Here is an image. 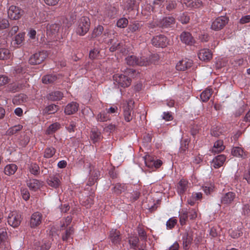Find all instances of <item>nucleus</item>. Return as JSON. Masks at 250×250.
Wrapping results in <instances>:
<instances>
[{"label":"nucleus","mask_w":250,"mask_h":250,"mask_svg":"<svg viewBox=\"0 0 250 250\" xmlns=\"http://www.w3.org/2000/svg\"><path fill=\"white\" fill-rule=\"evenodd\" d=\"M226 161V157L224 155H219L215 157L212 161V165L217 168L222 166Z\"/></svg>","instance_id":"nucleus-16"},{"label":"nucleus","mask_w":250,"mask_h":250,"mask_svg":"<svg viewBox=\"0 0 250 250\" xmlns=\"http://www.w3.org/2000/svg\"><path fill=\"white\" fill-rule=\"evenodd\" d=\"M82 204L86 208H88L93 204V196L92 195L85 197L82 200Z\"/></svg>","instance_id":"nucleus-37"},{"label":"nucleus","mask_w":250,"mask_h":250,"mask_svg":"<svg viewBox=\"0 0 250 250\" xmlns=\"http://www.w3.org/2000/svg\"><path fill=\"white\" fill-rule=\"evenodd\" d=\"M102 138L101 132L97 128H93L90 135L91 141L95 143L101 140Z\"/></svg>","instance_id":"nucleus-15"},{"label":"nucleus","mask_w":250,"mask_h":250,"mask_svg":"<svg viewBox=\"0 0 250 250\" xmlns=\"http://www.w3.org/2000/svg\"><path fill=\"white\" fill-rule=\"evenodd\" d=\"M27 185L31 190L35 191L40 188L42 183L37 179H31L27 182Z\"/></svg>","instance_id":"nucleus-21"},{"label":"nucleus","mask_w":250,"mask_h":250,"mask_svg":"<svg viewBox=\"0 0 250 250\" xmlns=\"http://www.w3.org/2000/svg\"><path fill=\"white\" fill-rule=\"evenodd\" d=\"M104 30V28L102 25H98L93 30L92 34V38H96L100 36Z\"/></svg>","instance_id":"nucleus-40"},{"label":"nucleus","mask_w":250,"mask_h":250,"mask_svg":"<svg viewBox=\"0 0 250 250\" xmlns=\"http://www.w3.org/2000/svg\"><path fill=\"white\" fill-rule=\"evenodd\" d=\"M60 127V125L59 123H55L51 124L49 126L46 130V133L47 134H51L55 132Z\"/></svg>","instance_id":"nucleus-36"},{"label":"nucleus","mask_w":250,"mask_h":250,"mask_svg":"<svg viewBox=\"0 0 250 250\" xmlns=\"http://www.w3.org/2000/svg\"><path fill=\"white\" fill-rule=\"evenodd\" d=\"M181 41L186 44L191 45L194 43V39L191 35L186 32H183L180 35Z\"/></svg>","instance_id":"nucleus-19"},{"label":"nucleus","mask_w":250,"mask_h":250,"mask_svg":"<svg viewBox=\"0 0 250 250\" xmlns=\"http://www.w3.org/2000/svg\"><path fill=\"white\" fill-rule=\"evenodd\" d=\"M90 25L89 19L87 17H82L78 21L76 32L80 36L84 35L89 30Z\"/></svg>","instance_id":"nucleus-1"},{"label":"nucleus","mask_w":250,"mask_h":250,"mask_svg":"<svg viewBox=\"0 0 250 250\" xmlns=\"http://www.w3.org/2000/svg\"><path fill=\"white\" fill-rule=\"evenodd\" d=\"M250 22V15H247L242 17L240 20V23L244 24Z\"/></svg>","instance_id":"nucleus-62"},{"label":"nucleus","mask_w":250,"mask_h":250,"mask_svg":"<svg viewBox=\"0 0 250 250\" xmlns=\"http://www.w3.org/2000/svg\"><path fill=\"white\" fill-rule=\"evenodd\" d=\"M229 19L226 16H221L216 18L212 23L211 28L214 30L222 29L228 22Z\"/></svg>","instance_id":"nucleus-5"},{"label":"nucleus","mask_w":250,"mask_h":250,"mask_svg":"<svg viewBox=\"0 0 250 250\" xmlns=\"http://www.w3.org/2000/svg\"><path fill=\"white\" fill-rule=\"evenodd\" d=\"M9 22L6 19H0V29H5L9 26Z\"/></svg>","instance_id":"nucleus-53"},{"label":"nucleus","mask_w":250,"mask_h":250,"mask_svg":"<svg viewBox=\"0 0 250 250\" xmlns=\"http://www.w3.org/2000/svg\"><path fill=\"white\" fill-rule=\"evenodd\" d=\"M62 97V94L60 91H54L50 93L47 98L51 101L60 100Z\"/></svg>","instance_id":"nucleus-33"},{"label":"nucleus","mask_w":250,"mask_h":250,"mask_svg":"<svg viewBox=\"0 0 250 250\" xmlns=\"http://www.w3.org/2000/svg\"><path fill=\"white\" fill-rule=\"evenodd\" d=\"M157 59V56L155 55L150 56L149 58H146L145 57H141L140 59H139V62H146V60L150 61L151 62L149 63L150 64L151 63H153L154 62V61L155 59Z\"/></svg>","instance_id":"nucleus-51"},{"label":"nucleus","mask_w":250,"mask_h":250,"mask_svg":"<svg viewBox=\"0 0 250 250\" xmlns=\"http://www.w3.org/2000/svg\"><path fill=\"white\" fill-rule=\"evenodd\" d=\"M235 197V194L232 192L225 193L221 197V203L225 205L230 204Z\"/></svg>","instance_id":"nucleus-17"},{"label":"nucleus","mask_w":250,"mask_h":250,"mask_svg":"<svg viewBox=\"0 0 250 250\" xmlns=\"http://www.w3.org/2000/svg\"><path fill=\"white\" fill-rule=\"evenodd\" d=\"M58 110L57 106L55 104H50L46 106L42 111L43 114H50L55 113Z\"/></svg>","instance_id":"nucleus-32"},{"label":"nucleus","mask_w":250,"mask_h":250,"mask_svg":"<svg viewBox=\"0 0 250 250\" xmlns=\"http://www.w3.org/2000/svg\"><path fill=\"white\" fill-rule=\"evenodd\" d=\"M57 78V76L55 74L46 75L42 77V81L43 83L48 84L54 82Z\"/></svg>","instance_id":"nucleus-31"},{"label":"nucleus","mask_w":250,"mask_h":250,"mask_svg":"<svg viewBox=\"0 0 250 250\" xmlns=\"http://www.w3.org/2000/svg\"><path fill=\"white\" fill-rule=\"evenodd\" d=\"M45 51H40L34 54L29 59V62L32 64H37L42 63L47 57Z\"/></svg>","instance_id":"nucleus-6"},{"label":"nucleus","mask_w":250,"mask_h":250,"mask_svg":"<svg viewBox=\"0 0 250 250\" xmlns=\"http://www.w3.org/2000/svg\"><path fill=\"white\" fill-rule=\"evenodd\" d=\"M55 152L56 149L54 147H47L45 149L44 157L46 158H50L55 154Z\"/></svg>","instance_id":"nucleus-39"},{"label":"nucleus","mask_w":250,"mask_h":250,"mask_svg":"<svg viewBox=\"0 0 250 250\" xmlns=\"http://www.w3.org/2000/svg\"><path fill=\"white\" fill-rule=\"evenodd\" d=\"M27 35L30 39H35L36 36V31L34 29H30Z\"/></svg>","instance_id":"nucleus-64"},{"label":"nucleus","mask_w":250,"mask_h":250,"mask_svg":"<svg viewBox=\"0 0 250 250\" xmlns=\"http://www.w3.org/2000/svg\"><path fill=\"white\" fill-rule=\"evenodd\" d=\"M179 217L181 224L182 225H184L188 217V212L183 210L179 214Z\"/></svg>","instance_id":"nucleus-42"},{"label":"nucleus","mask_w":250,"mask_h":250,"mask_svg":"<svg viewBox=\"0 0 250 250\" xmlns=\"http://www.w3.org/2000/svg\"><path fill=\"white\" fill-rule=\"evenodd\" d=\"M114 84L118 85V87H126L129 86L131 83V80L130 77L126 76L125 74H115L113 77Z\"/></svg>","instance_id":"nucleus-2"},{"label":"nucleus","mask_w":250,"mask_h":250,"mask_svg":"<svg viewBox=\"0 0 250 250\" xmlns=\"http://www.w3.org/2000/svg\"><path fill=\"white\" fill-rule=\"evenodd\" d=\"M42 214L36 212L33 213L31 216L29 224L31 228H36L41 224L42 221Z\"/></svg>","instance_id":"nucleus-10"},{"label":"nucleus","mask_w":250,"mask_h":250,"mask_svg":"<svg viewBox=\"0 0 250 250\" xmlns=\"http://www.w3.org/2000/svg\"><path fill=\"white\" fill-rule=\"evenodd\" d=\"M79 104L75 102H71L68 104L64 109V112L66 114L71 115L75 113L78 110Z\"/></svg>","instance_id":"nucleus-18"},{"label":"nucleus","mask_w":250,"mask_h":250,"mask_svg":"<svg viewBox=\"0 0 250 250\" xmlns=\"http://www.w3.org/2000/svg\"><path fill=\"white\" fill-rule=\"evenodd\" d=\"M108 119V116L104 112L100 113L97 116V120L100 122H105Z\"/></svg>","instance_id":"nucleus-46"},{"label":"nucleus","mask_w":250,"mask_h":250,"mask_svg":"<svg viewBox=\"0 0 250 250\" xmlns=\"http://www.w3.org/2000/svg\"><path fill=\"white\" fill-rule=\"evenodd\" d=\"M183 245L185 249H187L192 241V234L191 231L185 233L182 238Z\"/></svg>","instance_id":"nucleus-23"},{"label":"nucleus","mask_w":250,"mask_h":250,"mask_svg":"<svg viewBox=\"0 0 250 250\" xmlns=\"http://www.w3.org/2000/svg\"><path fill=\"white\" fill-rule=\"evenodd\" d=\"M7 238V232L5 228H2L0 229V245H1V247H3V242L5 241V240Z\"/></svg>","instance_id":"nucleus-43"},{"label":"nucleus","mask_w":250,"mask_h":250,"mask_svg":"<svg viewBox=\"0 0 250 250\" xmlns=\"http://www.w3.org/2000/svg\"><path fill=\"white\" fill-rule=\"evenodd\" d=\"M39 169V167L36 164H33L31 165L29 167V170L30 172L34 175L37 174L38 173V171Z\"/></svg>","instance_id":"nucleus-52"},{"label":"nucleus","mask_w":250,"mask_h":250,"mask_svg":"<svg viewBox=\"0 0 250 250\" xmlns=\"http://www.w3.org/2000/svg\"><path fill=\"white\" fill-rule=\"evenodd\" d=\"M140 28V24L138 22H133L129 24L128 27V32L133 33L138 31Z\"/></svg>","instance_id":"nucleus-41"},{"label":"nucleus","mask_w":250,"mask_h":250,"mask_svg":"<svg viewBox=\"0 0 250 250\" xmlns=\"http://www.w3.org/2000/svg\"><path fill=\"white\" fill-rule=\"evenodd\" d=\"M9 18L13 20H17L21 18L23 14V11L19 7L11 5L7 11Z\"/></svg>","instance_id":"nucleus-4"},{"label":"nucleus","mask_w":250,"mask_h":250,"mask_svg":"<svg viewBox=\"0 0 250 250\" xmlns=\"http://www.w3.org/2000/svg\"><path fill=\"white\" fill-rule=\"evenodd\" d=\"M189 20V17L185 14H183L179 17V21H181L182 23H187L188 22Z\"/></svg>","instance_id":"nucleus-59"},{"label":"nucleus","mask_w":250,"mask_h":250,"mask_svg":"<svg viewBox=\"0 0 250 250\" xmlns=\"http://www.w3.org/2000/svg\"><path fill=\"white\" fill-rule=\"evenodd\" d=\"M25 33H20L17 34L13 40L12 44L16 48H18L21 46L24 40Z\"/></svg>","instance_id":"nucleus-20"},{"label":"nucleus","mask_w":250,"mask_h":250,"mask_svg":"<svg viewBox=\"0 0 250 250\" xmlns=\"http://www.w3.org/2000/svg\"><path fill=\"white\" fill-rule=\"evenodd\" d=\"M125 60L126 63L130 65H138L140 66H146L149 65V63L151 62L150 60H146L145 62H139V58H137L136 56L134 55H131L126 57Z\"/></svg>","instance_id":"nucleus-9"},{"label":"nucleus","mask_w":250,"mask_h":250,"mask_svg":"<svg viewBox=\"0 0 250 250\" xmlns=\"http://www.w3.org/2000/svg\"><path fill=\"white\" fill-rule=\"evenodd\" d=\"M192 64V61L189 59H185L179 61L176 65L178 70L184 71L189 68Z\"/></svg>","instance_id":"nucleus-11"},{"label":"nucleus","mask_w":250,"mask_h":250,"mask_svg":"<svg viewBox=\"0 0 250 250\" xmlns=\"http://www.w3.org/2000/svg\"><path fill=\"white\" fill-rule=\"evenodd\" d=\"M28 97L24 94H21L15 96L13 99V103L15 104L19 105L27 102Z\"/></svg>","instance_id":"nucleus-22"},{"label":"nucleus","mask_w":250,"mask_h":250,"mask_svg":"<svg viewBox=\"0 0 250 250\" xmlns=\"http://www.w3.org/2000/svg\"><path fill=\"white\" fill-rule=\"evenodd\" d=\"M110 43L112 45L110 47L109 50L111 52H113L115 51L116 49L120 48V43H116L114 42V39H111L110 41Z\"/></svg>","instance_id":"nucleus-50"},{"label":"nucleus","mask_w":250,"mask_h":250,"mask_svg":"<svg viewBox=\"0 0 250 250\" xmlns=\"http://www.w3.org/2000/svg\"><path fill=\"white\" fill-rule=\"evenodd\" d=\"M129 104V103L128 104L127 106L125 107L124 111L125 120L127 122L130 121L132 119L133 117L132 107Z\"/></svg>","instance_id":"nucleus-26"},{"label":"nucleus","mask_w":250,"mask_h":250,"mask_svg":"<svg viewBox=\"0 0 250 250\" xmlns=\"http://www.w3.org/2000/svg\"><path fill=\"white\" fill-rule=\"evenodd\" d=\"M151 42L153 45L162 48L167 46L168 44L167 38L162 35L154 37Z\"/></svg>","instance_id":"nucleus-8"},{"label":"nucleus","mask_w":250,"mask_h":250,"mask_svg":"<svg viewBox=\"0 0 250 250\" xmlns=\"http://www.w3.org/2000/svg\"><path fill=\"white\" fill-rule=\"evenodd\" d=\"M17 170V166L14 164H11L6 165L4 167V173L7 175L14 174Z\"/></svg>","instance_id":"nucleus-29"},{"label":"nucleus","mask_w":250,"mask_h":250,"mask_svg":"<svg viewBox=\"0 0 250 250\" xmlns=\"http://www.w3.org/2000/svg\"><path fill=\"white\" fill-rule=\"evenodd\" d=\"M59 28L60 27L58 25L54 24L50 25L49 30L52 34H55L59 31Z\"/></svg>","instance_id":"nucleus-60"},{"label":"nucleus","mask_w":250,"mask_h":250,"mask_svg":"<svg viewBox=\"0 0 250 250\" xmlns=\"http://www.w3.org/2000/svg\"><path fill=\"white\" fill-rule=\"evenodd\" d=\"M139 239L137 236L131 237L129 239V243L130 247L133 249H135L137 246Z\"/></svg>","instance_id":"nucleus-45"},{"label":"nucleus","mask_w":250,"mask_h":250,"mask_svg":"<svg viewBox=\"0 0 250 250\" xmlns=\"http://www.w3.org/2000/svg\"><path fill=\"white\" fill-rule=\"evenodd\" d=\"M177 223V220L174 218H170L167 222V228L171 229L173 228Z\"/></svg>","instance_id":"nucleus-48"},{"label":"nucleus","mask_w":250,"mask_h":250,"mask_svg":"<svg viewBox=\"0 0 250 250\" xmlns=\"http://www.w3.org/2000/svg\"><path fill=\"white\" fill-rule=\"evenodd\" d=\"M176 3L175 0H171L169 1L168 3L166 6V8L168 11H171L176 7Z\"/></svg>","instance_id":"nucleus-58"},{"label":"nucleus","mask_w":250,"mask_h":250,"mask_svg":"<svg viewBox=\"0 0 250 250\" xmlns=\"http://www.w3.org/2000/svg\"><path fill=\"white\" fill-rule=\"evenodd\" d=\"M110 237L111 242L114 244L119 243L121 241L120 233L116 229H112L110 231Z\"/></svg>","instance_id":"nucleus-25"},{"label":"nucleus","mask_w":250,"mask_h":250,"mask_svg":"<svg viewBox=\"0 0 250 250\" xmlns=\"http://www.w3.org/2000/svg\"><path fill=\"white\" fill-rule=\"evenodd\" d=\"M22 128V126L21 125H15L12 127H11L8 131L9 133L13 134L17 132L18 131L21 130Z\"/></svg>","instance_id":"nucleus-47"},{"label":"nucleus","mask_w":250,"mask_h":250,"mask_svg":"<svg viewBox=\"0 0 250 250\" xmlns=\"http://www.w3.org/2000/svg\"><path fill=\"white\" fill-rule=\"evenodd\" d=\"M128 24V20L125 18L120 19L117 22V26L120 28H125Z\"/></svg>","instance_id":"nucleus-44"},{"label":"nucleus","mask_w":250,"mask_h":250,"mask_svg":"<svg viewBox=\"0 0 250 250\" xmlns=\"http://www.w3.org/2000/svg\"><path fill=\"white\" fill-rule=\"evenodd\" d=\"M199 59L203 61H209L212 57L210 50L208 49H203L200 50L198 54Z\"/></svg>","instance_id":"nucleus-12"},{"label":"nucleus","mask_w":250,"mask_h":250,"mask_svg":"<svg viewBox=\"0 0 250 250\" xmlns=\"http://www.w3.org/2000/svg\"><path fill=\"white\" fill-rule=\"evenodd\" d=\"M11 53L10 51L6 48H0V60H6L9 59L11 57Z\"/></svg>","instance_id":"nucleus-34"},{"label":"nucleus","mask_w":250,"mask_h":250,"mask_svg":"<svg viewBox=\"0 0 250 250\" xmlns=\"http://www.w3.org/2000/svg\"><path fill=\"white\" fill-rule=\"evenodd\" d=\"M48 185L53 188H57L60 184V180L59 176L50 177L47 181Z\"/></svg>","instance_id":"nucleus-24"},{"label":"nucleus","mask_w":250,"mask_h":250,"mask_svg":"<svg viewBox=\"0 0 250 250\" xmlns=\"http://www.w3.org/2000/svg\"><path fill=\"white\" fill-rule=\"evenodd\" d=\"M73 232V230L71 228H70L68 229H67L65 231V234L63 235L62 236V240L63 241L67 240V239L71 235Z\"/></svg>","instance_id":"nucleus-56"},{"label":"nucleus","mask_w":250,"mask_h":250,"mask_svg":"<svg viewBox=\"0 0 250 250\" xmlns=\"http://www.w3.org/2000/svg\"><path fill=\"white\" fill-rule=\"evenodd\" d=\"M190 184L185 179H181L177 185V192L179 194H182L188 188Z\"/></svg>","instance_id":"nucleus-14"},{"label":"nucleus","mask_w":250,"mask_h":250,"mask_svg":"<svg viewBox=\"0 0 250 250\" xmlns=\"http://www.w3.org/2000/svg\"><path fill=\"white\" fill-rule=\"evenodd\" d=\"M174 23V19L173 17H168L164 18L161 22L162 26L168 27L173 24Z\"/></svg>","instance_id":"nucleus-35"},{"label":"nucleus","mask_w":250,"mask_h":250,"mask_svg":"<svg viewBox=\"0 0 250 250\" xmlns=\"http://www.w3.org/2000/svg\"><path fill=\"white\" fill-rule=\"evenodd\" d=\"M184 3L189 8H198L202 5V2L199 0H185Z\"/></svg>","instance_id":"nucleus-30"},{"label":"nucleus","mask_w":250,"mask_h":250,"mask_svg":"<svg viewBox=\"0 0 250 250\" xmlns=\"http://www.w3.org/2000/svg\"><path fill=\"white\" fill-rule=\"evenodd\" d=\"M99 51L98 49H94L90 51L89 57L91 59H94L98 57Z\"/></svg>","instance_id":"nucleus-57"},{"label":"nucleus","mask_w":250,"mask_h":250,"mask_svg":"<svg viewBox=\"0 0 250 250\" xmlns=\"http://www.w3.org/2000/svg\"><path fill=\"white\" fill-rule=\"evenodd\" d=\"M21 221V214L16 211H13L9 213L7 217V222L8 224L16 228L18 227Z\"/></svg>","instance_id":"nucleus-3"},{"label":"nucleus","mask_w":250,"mask_h":250,"mask_svg":"<svg viewBox=\"0 0 250 250\" xmlns=\"http://www.w3.org/2000/svg\"><path fill=\"white\" fill-rule=\"evenodd\" d=\"M142 159L144 161L146 166L149 168H158L162 164L161 160H155L152 157L149 155L143 157Z\"/></svg>","instance_id":"nucleus-7"},{"label":"nucleus","mask_w":250,"mask_h":250,"mask_svg":"<svg viewBox=\"0 0 250 250\" xmlns=\"http://www.w3.org/2000/svg\"><path fill=\"white\" fill-rule=\"evenodd\" d=\"M211 95V90L206 89L200 95V98L203 102H207L209 99Z\"/></svg>","instance_id":"nucleus-38"},{"label":"nucleus","mask_w":250,"mask_h":250,"mask_svg":"<svg viewBox=\"0 0 250 250\" xmlns=\"http://www.w3.org/2000/svg\"><path fill=\"white\" fill-rule=\"evenodd\" d=\"M202 198V194L201 192L193 193L192 195L188 199V204L193 206L195 202L201 199Z\"/></svg>","instance_id":"nucleus-27"},{"label":"nucleus","mask_w":250,"mask_h":250,"mask_svg":"<svg viewBox=\"0 0 250 250\" xmlns=\"http://www.w3.org/2000/svg\"><path fill=\"white\" fill-rule=\"evenodd\" d=\"M231 154L233 156L244 159L247 157V152L242 148L239 146L233 147L231 149Z\"/></svg>","instance_id":"nucleus-13"},{"label":"nucleus","mask_w":250,"mask_h":250,"mask_svg":"<svg viewBox=\"0 0 250 250\" xmlns=\"http://www.w3.org/2000/svg\"><path fill=\"white\" fill-rule=\"evenodd\" d=\"M242 232L240 230L233 231L230 233V236L233 238H236L242 235Z\"/></svg>","instance_id":"nucleus-63"},{"label":"nucleus","mask_w":250,"mask_h":250,"mask_svg":"<svg viewBox=\"0 0 250 250\" xmlns=\"http://www.w3.org/2000/svg\"><path fill=\"white\" fill-rule=\"evenodd\" d=\"M188 215L190 219L194 220L197 217V210L196 209L192 208L189 210Z\"/></svg>","instance_id":"nucleus-49"},{"label":"nucleus","mask_w":250,"mask_h":250,"mask_svg":"<svg viewBox=\"0 0 250 250\" xmlns=\"http://www.w3.org/2000/svg\"><path fill=\"white\" fill-rule=\"evenodd\" d=\"M9 79L7 77L4 75H0V86L7 83Z\"/></svg>","instance_id":"nucleus-61"},{"label":"nucleus","mask_w":250,"mask_h":250,"mask_svg":"<svg viewBox=\"0 0 250 250\" xmlns=\"http://www.w3.org/2000/svg\"><path fill=\"white\" fill-rule=\"evenodd\" d=\"M138 232L139 236L142 240H146V232L144 229L139 228L138 229Z\"/></svg>","instance_id":"nucleus-55"},{"label":"nucleus","mask_w":250,"mask_h":250,"mask_svg":"<svg viewBox=\"0 0 250 250\" xmlns=\"http://www.w3.org/2000/svg\"><path fill=\"white\" fill-rule=\"evenodd\" d=\"M225 148L222 140H218L214 143L212 151L214 153H219L223 151Z\"/></svg>","instance_id":"nucleus-28"},{"label":"nucleus","mask_w":250,"mask_h":250,"mask_svg":"<svg viewBox=\"0 0 250 250\" xmlns=\"http://www.w3.org/2000/svg\"><path fill=\"white\" fill-rule=\"evenodd\" d=\"M21 194L24 200L27 201L29 199L30 194L27 189L24 188L21 189Z\"/></svg>","instance_id":"nucleus-54"}]
</instances>
